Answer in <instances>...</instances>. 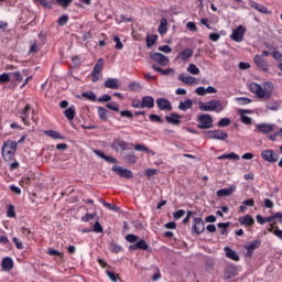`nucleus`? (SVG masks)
<instances>
[{"mask_svg":"<svg viewBox=\"0 0 282 282\" xmlns=\"http://www.w3.org/2000/svg\"><path fill=\"white\" fill-rule=\"evenodd\" d=\"M249 89L257 98L270 100L272 94H274V84L272 82H263L262 84L253 82L249 85Z\"/></svg>","mask_w":282,"mask_h":282,"instance_id":"obj_1","label":"nucleus"},{"mask_svg":"<svg viewBox=\"0 0 282 282\" xmlns=\"http://www.w3.org/2000/svg\"><path fill=\"white\" fill-rule=\"evenodd\" d=\"M198 107L200 111H214L215 113H221L226 107H228V100L220 101L217 99H212L209 101H199Z\"/></svg>","mask_w":282,"mask_h":282,"instance_id":"obj_2","label":"nucleus"},{"mask_svg":"<svg viewBox=\"0 0 282 282\" xmlns=\"http://www.w3.org/2000/svg\"><path fill=\"white\" fill-rule=\"evenodd\" d=\"M18 147H19V143L12 140H8L3 143L1 153L6 162H11L12 158H14V154L17 153Z\"/></svg>","mask_w":282,"mask_h":282,"instance_id":"obj_3","label":"nucleus"},{"mask_svg":"<svg viewBox=\"0 0 282 282\" xmlns=\"http://www.w3.org/2000/svg\"><path fill=\"white\" fill-rule=\"evenodd\" d=\"M104 63H105V59L99 58L97 61V63L95 64V67L91 72V76H93L91 82L93 83H98V80L102 78V65H104Z\"/></svg>","mask_w":282,"mask_h":282,"instance_id":"obj_4","label":"nucleus"},{"mask_svg":"<svg viewBox=\"0 0 282 282\" xmlns=\"http://www.w3.org/2000/svg\"><path fill=\"white\" fill-rule=\"evenodd\" d=\"M198 129H213V117L210 115L198 116Z\"/></svg>","mask_w":282,"mask_h":282,"instance_id":"obj_5","label":"nucleus"},{"mask_svg":"<svg viewBox=\"0 0 282 282\" xmlns=\"http://www.w3.org/2000/svg\"><path fill=\"white\" fill-rule=\"evenodd\" d=\"M206 138L208 140H228V133L224 132L223 130H209L206 132Z\"/></svg>","mask_w":282,"mask_h":282,"instance_id":"obj_6","label":"nucleus"},{"mask_svg":"<svg viewBox=\"0 0 282 282\" xmlns=\"http://www.w3.org/2000/svg\"><path fill=\"white\" fill-rule=\"evenodd\" d=\"M260 155L264 162H269L270 164L279 162V154H276V152L273 150H263Z\"/></svg>","mask_w":282,"mask_h":282,"instance_id":"obj_7","label":"nucleus"},{"mask_svg":"<svg viewBox=\"0 0 282 282\" xmlns=\"http://www.w3.org/2000/svg\"><path fill=\"white\" fill-rule=\"evenodd\" d=\"M113 173L119 175V177H124L126 180H131L133 177V172L131 170H127L120 165L112 166Z\"/></svg>","mask_w":282,"mask_h":282,"instance_id":"obj_8","label":"nucleus"},{"mask_svg":"<svg viewBox=\"0 0 282 282\" xmlns=\"http://www.w3.org/2000/svg\"><path fill=\"white\" fill-rule=\"evenodd\" d=\"M131 147H133L132 143H129L127 141H122L120 139H117L112 142L111 144V148L115 150V151H131Z\"/></svg>","mask_w":282,"mask_h":282,"instance_id":"obj_9","label":"nucleus"},{"mask_svg":"<svg viewBox=\"0 0 282 282\" xmlns=\"http://www.w3.org/2000/svg\"><path fill=\"white\" fill-rule=\"evenodd\" d=\"M253 61H254L257 67H259V69H261V72H265V74H270V65H268V62H265L263 56L254 55Z\"/></svg>","mask_w":282,"mask_h":282,"instance_id":"obj_10","label":"nucleus"},{"mask_svg":"<svg viewBox=\"0 0 282 282\" xmlns=\"http://www.w3.org/2000/svg\"><path fill=\"white\" fill-rule=\"evenodd\" d=\"M245 34L246 28H243V25H239L236 30L232 31L230 39L236 43H241V41H243Z\"/></svg>","mask_w":282,"mask_h":282,"instance_id":"obj_11","label":"nucleus"},{"mask_svg":"<svg viewBox=\"0 0 282 282\" xmlns=\"http://www.w3.org/2000/svg\"><path fill=\"white\" fill-rule=\"evenodd\" d=\"M260 247L261 240L250 241L248 245L245 246V249L247 250L246 257H252L254 250L259 249Z\"/></svg>","mask_w":282,"mask_h":282,"instance_id":"obj_12","label":"nucleus"},{"mask_svg":"<svg viewBox=\"0 0 282 282\" xmlns=\"http://www.w3.org/2000/svg\"><path fill=\"white\" fill-rule=\"evenodd\" d=\"M195 52L192 48H184L176 56V61H182L183 63L188 62V59L193 58V54Z\"/></svg>","mask_w":282,"mask_h":282,"instance_id":"obj_13","label":"nucleus"},{"mask_svg":"<svg viewBox=\"0 0 282 282\" xmlns=\"http://www.w3.org/2000/svg\"><path fill=\"white\" fill-rule=\"evenodd\" d=\"M151 59L154 61V63H159L161 67H166V65H169V57L162 53L152 54Z\"/></svg>","mask_w":282,"mask_h":282,"instance_id":"obj_14","label":"nucleus"},{"mask_svg":"<svg viewBox=\"0 0 282 282\" xmlns=\"http://www.w3.org/2000/svg\"><path fill=\"white\" fill-rule=\"evenodd\" d=\"M275 127H276V124H274V123H258L256 126V129L260 133H272V131H274Z\"/></svg>","mask_w":282,"mask_h":282,"instance_id":"obj_15","label":"nucleus"},{"mask_svg":"<svg viewBox=\"0 0 282 282\" xmlns=\"http://www.w3.org/2000/svg\"><path fill=\"white\" fill-rule=\"evenodd\" d=\"M193 230L195 235H202V232L206 230V226L204 225V220L202 218H194Z\"/></svg>","mask_w":282,"mask_h":282,"instance_id":"obj_16","label":"nucleus"},{"mask_svg":"<svg viewBox=\"0 0 282 282\" xmlns=\"http://www.w3.org/2000/svg\"><path fill=\"white\" fill-rule=\"evenodd\" d=\"M156 106L159 109H161V111H171V109H173L171 101H169L166 98L156 99Z\"/></svg>","mask_w":282,"mask_h":282,"instance_id":"obj_17","label":"nucleus"},{"mask_svg":"<svg viewBox=\"0 0 282 282\" xmlns=\"http://www.w3.org/2000/svg\"><path fill=\"white\" fill-rule=\"evenodd\" d=\"M30 104H26L24 109L20 111V119L22 120L23 124L29 127L30 124Z\"/></svg>","mask_w":282,"mask_h":282,"instance_id":"obj_18","label":"nucleus"},{"mask_svg":"<svg viewBox=\"0 0 282 282\" xmlns=\"http://www.w3.org/2000/svg\"><path fill=\"white\" fill-rule=\"evenodd\" d=\"M237 191L236 185H230L228 188L218 189L216 192L217 197H230L232 193Z\"/></svg>","mask_w":282,"mask_h":282,"instance_id":"obj_19","label":"nucleus"},{"mask_svg":"<svg viewBox=\"0 0 282 282\" xmlns=\"http://www.w3.org/2000/svg\"><path fill=\"white\" fill-rule=\"evenodd\" d=\"M248 3L250 8H253V10L261 12V14H270V10H268V7L257 3L254 2V0H248Z\"/></svg>","mask_w":282,"mask_h":282,"instance_id":"obj_20","label":"nucleus"},{"mask_svg":"<svg viewBox=\"0 0 282 282\" xmlns=\"http://www.w3.org/2000/svg\"><path fill=\"white\" fill-rule=\"evenodd\" d=\"M142 109H153L155 107V99L151 96H144L141 99Z\"/></svg>","mask_w":282,"mask_h":282,"instance_id":"obj_21","label":"nucleus"},{"mask_svg":"<svg viewBox=\"0 0 282 282\" xmlns=\"http://www.w3.org/2000/svg\"><path fill=\"white\" fill-rule=\"evenodd\" d=\"M238 221L241 226H246V227L254 226V218L250 214L239 217Z\"/></svg>","mask_w":282,"mask_h":282,"instance_id":"obj_22","label":"nucleus"},{"mask_svg":"<svg viewBox=\"0 0 282 282\" xmlns=\"http://www.w3.org/2000/svg\"><path fill=\"white\" fill-rule=\"evenodd\" d=\"M1 268L4 272H10L14 268V260L10 257H6L1 262Z\"/></svg>","mask_w":282,"mask_h":282,"instance_id":"obj_23","label":"nucleus"},{"mask_svg":"<svg viewBox=\"0 0 282 282\" xmlns=\"http://www.w3.org/2000/svg\"><path fill=\"white\" fill-rule=\"evenodd\" d=\"M104 85L107 89H120V80L118 78H108Z\"/></svg>","mask_w":282,"mask_h":282,"instance_id":"obj_24","label":"nucleus"},{"mask_svg":"<svg viewBox=\"0 0 282 282\" xmlns=\"http://www.w3.org/2000/svg\"><path fill=\"white\" fill-rule=\"evenodd\" d=\"M178 80H181V83H185V85H195V83H197V78L186 74H180Z\"/></svg>","mask_w":282,"mask_h":282,"instance_id":"obj_25","label":"nucleus"},{"mask_svg":"<svg viewBox=\"0 0 282 282\" xmlns=\"http://www.w3.org/2000/svg\"><path fill=\"white\" fill-rule=\"evenodd\" d=\"M265 109H268V111L276 112L281 109V101L273 99V100L267 102Z\"/></svg>","mask_w":282,"mask_h":282,"instance_id":"obj_26","label":"nucleus"},{"mask_svg":"<svg viewBox=\"0 0 282 282\" xmlns=\"http://www.w3.org/2000/svg\"><path fill=\"white\" fill-rule=\"evenodd\" d=\"M159 34H161V36H164V34H166V32H169V21L166 20V18H162L160 20V25L158 29Z\"/></svg>","mask_w":282,"mask_h":282,"instance_id":"obj_27","label":"nucleus"},{"mask_svg":"<svg viewBox=\"0 0 282 282\" xmlns=\"http://www.w3.org/2000/svg\"><path fill=\"white\" fill-rule=\"evenodd\" d=\"M44 133L47 135V138H52L53 140H65V137L55 130H45Z\"/></svg>","mask_w":282,"mask_h":282,"instance_id":"obj_28","label":"nucleus"},{"mask_svg":"<svg viewBox=\"0 0 282 282\" xmlns=\"http://www.w3.org/2000/svg\"><path fill=\"white\" fill-rule=\"evenodd\" d=\"M182 117H180V115L172 112L170 116L165 117L166 122H169L170 124H180V120Z\"/></svg>","mask_w":282,"mask_h":282,"instance_id":"obj_29","label":"nucleus"},{"mask_svg":"<svg viewBox=\"0 0 282 282\" xmlns=\"http://www.w3.org/2000/svg\"><path fill=\"white\" fill-rule=\"evenodd\" d=\"M225 254L228 259H231V261H239V254L230 247H225Z\"/></svg>","mask_w":282,"mask_h":282,"instance_id":"obj_30","label":"nucleus"},{"mask_svg":"<svg viewBox=\"0 0 282 282\" xmlns=\"http://www.w3.org/2000/svg\"><path fill=\"white\" fill-rule=\"evenodd\" d=\"M193 108V99H185L184 101H181L178 105V109L181 111H188V109Z\"/></svg>","mask_w":282,"mask_h":282,"instance_id":"obj_31","label":"nucleus"},{"mask_svg":"<svg viewBox=\"0 0 282 282\" xmlns=\"http://www.w3.org/2000/svg\"><path fill=\"white\" fill-rule=\"evenodd\" d=\"M64 116L67 118V120H74V118L76 117V108L74 106L67 108L64 111Z\"/></svg>","mask_w":282,"mask_h":282,"instance_id":"obj_32","label":"nucleus"},{"mask_svg":"<svg viewBox=\"0 0 282 282\" xmlns=\"http://www.w3.org/2000/svg\"><path fill=\"white\" fill-rule=\"evenodd\" d=\"M235 101L240 106L243 107L246 105H250V102H252V99L248 98V97H236Z\"/></svg>","mask_w":282,"mask_h":282,"instance_id":"obj_33","label":"nucleus"},{"mask_svg":"<svg viewBox=\"0 0 282 282\" xmlns=\"http://www.w3.org/2000/svg\"><path fill=\"white\" fill-rule=\"evenodd\" d=\"M250 111L248 110H240V116H241V122L242 124H252V118L243 115V113H249Z\"/></svg>","mask_w":282,"mask_h":282,"instance_id":"obj_34","label":"nucleus"},{"mask_svg":"<svg viewBox=\"0 0 282 282\" xmlns=\"http://www.w3.org/2000/svg\"><path fill=\"white\" fill-rule=\"evenodd\" d=\"M217 160H239V154L230 152L229 154L219 155Z\"/></svg>","mask_w":282,"mask_h":282,"instance_id":"obj_35","label":"nucleus"},{"mask_svg":"<svg viewBox=\"0 0 282 282\" xmlns=\"http://www.w3.org/2000/svg\"><path fill=\"white\" fill-rule=\"evenodd\" d=\"M128 87L130 91H142V85H140L138 82L130 83Z\"/></svg>","mask_w":282,"mask_h":282,"instance_id":"obj_36","label":"nucleus"},{"mask_svg":"<svg viewBox=\"0 0 282 282\" xmlns=\"http://www.w3.org/2000/svg\"><path fill=\"white\" fill-rule=\"evenodd\" d=\"M155 41H158V35L152 34L147 36V46L148 47H153L155 45Z\"/></svg>","mask_w":282,"mask_h":282,"instance_id":"obj_37","label":"nucleus"},{"mask_svg":"<svg viewBox=\"0 0 282 282\" xmlns=\"http://www.w3.org/2000/svg\"><path fill=\"white\" fill-rule=\"evenodd\" d=\"M123 160H126V162H128V164H135V162H138V158L133 153L124 155Z\"/></svg>","mask_w":282,"mask_h":282,"instance_id":"obj_38","label":"nucleus"},{"mask_svg":"<svg viewBox=\"0 0 282 282\" xmlns=\"http://www.w3.org/2000/svg\"><path fill=\"white\" fill-rule=\"evenodd\" d=\"M188 74H192L193 76H197L199 74V68L196 67L195 64H189L187 67Z\"/></svg>","mask_w":282,"mask_h":282,"instance_id":"obj_39","label":"nucleus"},{"mask_svg":"<svg viewBox=\"0 0 282 282\" xmlns=\"http://www.w3.org/2000/svg\"><path fill=\"white\" fill-rule=\"evenodd\" d=\"M98 116L100 118V120H107V109L102 108V107H98L97 109Z\"/></svg>","mask_w":282,"mask_h":282,"instance_id":"obj_40","label":"nucleus"},{"mask_svg":"<svg viewBox=\"0 0 282 282\" xmlns=\"http://www.w3.org/2000/svg\"><path fill=\"white\" fill-rule=\"evenodd\" d=\"M131 107H133V109H142V100L138 98L131 99Z\"/></svg>","mask_w":282,"mask_h":282,"instance_id":"obj_41","label":"nucleus"},{"mask_svg":"<svg viewBox=\"0 0 282 282\" xmlns=\"http://www.w3.org/2000/svg\"><path fill=\"white\" fill-rule=\"evenodd\" d=\"M106 107L111 111H120V106L116 101L108 102Z\"/></svg>","mask_w":282,"mask_h":282,"instance_id":"obj_42","label":"nucleus"},{"mask_svg":"<svg viewBox=\"0 0 282 282\" xmlns=\"http://www.w3.org/2000/svg\"><path fill=\"white\" fill-rule=\"evenodd\" d=\"M272 58H274V61H276L278 63H282V53L280 51H273L271 53Z\"/></svg>","mask_w":282,"mask_h":282,"instance_id":"obj_43","label":"nucleus"},{"mask_svg":"<svg viewBox=\"0 0 282 282\" xmlns=\"http://www.w3.org/2000/svg\"><path fill=\"white\" fill-rule=\"evenodd\" d=\"M68 21H69V17L62 15V17L58 18L57 24L61 25V28H63V25H67Z\"/></svg>","mask_w":282,"mask_h":282,"instance_id":"obj_44","label":"nucleus"},{"mask_svg":"<svg viewBox=\"0 0 282 282\" xmlns=\"http://www.w3.org/2000/svg\"><path fill=\"white\" fill-rule=\"evenodd\" d=\"M137 248L138 250H149V245L144 240H139L137 241Z\"/></svg>","mask_w":282,"mask_h":282,"instance_id":"obj_45","label":"nucleus"},{"mask_svg":"<svg viewBox=\"0 0 282 282\" xmlns=\"http://www.w3.org/2000/svg\"><path fill=\"white\" fill-rule=\"evenodd\" d=\"M139 237L133 235V234H128L126 236V241H128L129 243H135V241H138Z\"/></svg>","mask_w":282,"mask_h":282,"instance_id":"obj_46","label":"nucleus"},{"mask_svg":"<svg viewBox=\"0 0 282 282\" xmlns=\"http://www.w3.org/2000/svg\"><path fill=\"white\" fill-rule=\"evenodd\" d=\"M231 121L229 118H223L218 122V127H230Z\"/></svg>","mask_w":282,"mask_h":282,"instance_id":"obj_47","label":"nucleus"},{"mask_svg":"<svg viewBox=\"0 0 282 282\" xmlns=\"http://www.w3.org/2000/svg\"><path fill=\"white\" fill-rule=\"evenodd\" d=\"M134 151H140L141 153H147V151H149V148H147V145L144 144H135L134 145Z\"/></svg>","mask_w":282,"mask_h":282,"instance_id":"obj_48","label":"nucleus"},{"mask_svg":"<svg viewBox=\"0 0 282 282\" xmlns=\"http://www.w3.org/2000/svg\"><path fill=\"white\" fill-rule=\"evenodd\" d=\"M84 98H88V100H91L93 102H96L97 97L96 94L89 91V93H84L83 94Z\"/></svg>","mask_w":282,"mask_h":282,"instance_id":"obj_49","label":"nucleus"},{"mask_svg":"<svg viewBox=\"0 0 282 282\" xmlns=\"http://www.w3.org/2000/svg\"><path fill=\"white\" fill-rule=\"evenodd\" d=\"M4 83H10V75H8V73L0 75V85H3Z\"/></svg>","mask_w":282,"mask_h":282,"instance_id":"obj_50","label":"nucleus"},{"mask_svg":"<svg viewBox=\"0 0 282 282\" xmlns=\"http://www.w3.org/2000/svg\"><path fill=\"white\" fill-rule=\"evenodd\" d=\"M159 52H163L164 54H171L173 52V48L169 45L159 46Z\"/></svg>","mask_w":282,"mask_h":282,"instance_id":"obj_51","label":"nucleus"},{"mask_svg":"<svg viewBox=\"0 0 282 282\" xmlns=\"http://www.w3.org/2000/svg\"><path fill=\"white\" fill-rule=\"evenodd\" d=\"M7 217H17V213L14 212V206L9 205L7 210Z\"/></svg>","mask_w":282,"mask_h":282,"instance_id":"obj_52","label":"nucleus"},{"mask_svg":"<svg viewBox=\"0 0 282 282\" xmlns=\"http://www.w3.org/2000/svg\"><path fill=\"white\" fill-rule=\"evenodd\" d=\"M120 250H122V247L116 245V243H111L110 245V251L115 252V254H118V252H120Z\"/></svg>","mask_w":282,"mask_h":282,"instance_id":"obj_53","label":"nucleus"},{"mask_svg":"<svg viewBox=\"0 0 282 282\" xmlns=\"http://www.w3.org/2000/svg\"><path fill=\"white\" fill-rule=\"evenodd\" d=\"M221 39V35L219 33H210L209 34V41H213L214 43H217Z\"/></svg>","mask_w":282,"mask_h":282,"instance_id":"obj_54","label":"nucleus"},{"mask_svg":"<svg viewBox=\"0 0 282 282\" xmlns=\"http://www.w3.org/2000/svg\"><path fill=\"white\" fill-rule=\"evenodd\" d=\"M11 76H13V78H14V80H17V83H21L23 80V76L21 75L20 72L11 73Z\"/></svg>","mask_w":282,"mask_h":282,"instance_id":"obj_55","label":"nucleus"},{"mask_svg":"<svg viewBox=\"0 0 282 282\" xmlns=\"http://www.w3.org/2000/svg\"><path fill=\"white\" fill-rule=\"evenodd\" d=\"M113 42L116 43V50H122V47H124V45L122 44V42L118 36L113 37Z\"/></svg>","mask_w":282,"mask_h":282,"instance_id":"obj_56","label":"nucleus"},{"mask_svg":"<svg viewBox=\"0 0 282 282\" xmlns=\"http://www.w3.org/2000/svg\"><path fill=\"white\" fill-rule=\"evenodd\" d=\"M184 215H186V212L184 209H180L174 213V219H182V217H184Z\"/></svg>","mask_w":282,"mask_h":282,"instance_id":"obj_57","label":"nucleus"},{"mask_svg":"<svg viewBox=\"0 0 282 282\" xmlns=\"http://www.w3.org/2000/svg\"><path fill=\"white\" fill-rule=\"evenodd\" d=\"M120 116L122 118H133V112H131V110H122L120 111Z\"/></svg>","mask_w":282,"mask_h":282,"instance_id":"obj_58","label":"nucleus"},{"mask_svg":"<svg viewBox=\"0 0 282 282\" xmlns=\"http://www.w3.org/2000/svg\"><path fill=\"white\" fill-rule=\"evenodd\" d=\"M195 94H197V96H206V88H204V86H199L195 89Z\"/></svg>","mask_w":282,"mask_h":282,"instance_id":"obj_59","label":"nucleus"},{"mask_svg":"<svg viewBox=\"0 0 282 282\" xmlns=\"http://www.w3.org/2000/svg\"><path fill=\"white\" fill-rule=\"evenodd\" d=\"M97 100L98 102H109L111 100V95H102Z\"/></svg>","mask_w":282,"mask_h":282,"instance_id":"obj_60","label":"nucleus"},{"mask_svg":"<svg viewBox=\"0 0 282 282\" xmlns=\"http://www.w3.org/2000/svg\"><path fill=\"white\" fill-rule=\"evenodd\" d=\"M186 28L189 32H197V25L194 22H187Z\"/></svg>","mask_w":282,"mask_h":282,"instance_id":"obj_61","label":"nucleus"},{"mask_svg":"<svg viewBox=\"0 0 282 282\" xmlns=\"http://www.w3.org/2000/svg\"><path fill=\"white\" fill-rule=\"evenodd\" d=\"M13 243L15 245L18 250H23V242H21V240H19V238L14 237L13 238Z\"/></svg>","mask_w":282,"mask_h":282,"instance_id":"obj_62","label":"nucleus"},{"mask_svg":"<svg viewBox=\"0 0 282 282\" xmlns=\"http://www.w3.org/2000/svg\"><path fill=\"white\" fill-rule=\"evenodd\" d=\"M94 232H102V225L100 223L96 221L94 227H93Z\"/></svg>","mask_w":282,"mask_h":282,"instance_id":"obj_63","label":"nucleus"},{"mask_svg":"<svg viewBox=\"0 0 282 282\" xmlns=\"http://www.w3.org/2000/svg\"><path fill=\"white\" fill-rule=\"evenodd\" d=\"M94 217H96L95 214H86L85 216L82 217V221H91V219H94Z\"/></svg>","mask_w":282,"mask_h":282,"instance_id":"obj_64","label":"nucleus"}]
</instances>
